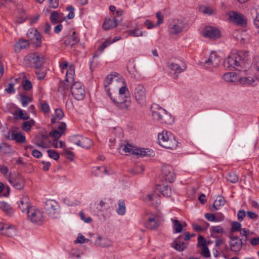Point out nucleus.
<instances>
[{"mask_svg": "<svg viewBox=\"0 0 259 259\" xmlns=\"http://www.w3.org/2000/svg\"><path fill=\"white\" fill-rule=\"evenodd\" d=\"M62 135V133L59 132L58 130H54L51 131L48 135H49V137H53L54 138L55 141H57Z\"/></svg>", "mask_w": 259, "mask_h": 259, "instance_id": "nucleus-48", "label": "nucleus"}, {"mask_svg": "<svg viewBox=\"0 0 259 259\" xmlns=\"http://www.w3.org/2000/svg\"><path fill=\"white\" fill-rule=\"evenodd\" d=\"M161 170L162 177L166 181L172 183L175 181L176 175L172 166L169 165H163Z\"/></svg>", "mask_w": 259, "mask_h": 259, "instance_id": "nucleus-12", "label": "nucleus"}, {"mask_svg": "<svg viewBox=\"0 0 259 259\" xmlns=\"http://www.w3.org/2000/svg\"><path fill=\"white\" fill-rule=\"evenodd\" d=\"M95 244L101 247H108L112 245V242L108 238H102L99 236L95 241Z\"/></svg>", "mask_w": 259, "mask_h": 259, "instance_id": "nucleus-24", "label": "nucleus"}, {"mask_svg": "<svg viewBox=\"0 0 259 259\" xmlns=\"http://www.w3.org/2000/svg\"><path fill=\"white\" fill-rule=\"evenodd\" d=\"M203 35L205 37L216 39L220 37L221 35L220 31L218 29L211 26H207L204 29Z\"/></svg>", "mask_w": 259, "mask_h": 259, "instance_id": "nucleus-21", "label": "nucleus"}, {"mask_svg": "<svg viewBox=\"0 0 259 259\" xmlns=\"http://www.w3.org/2000/svg\"><path fill=\"white\" fill-rule=\"evenodd\" d=\"M0 209L8 215H11L14 212L10 205L5 201L0 202Z\"/></svg>", "mask_w": 259, "mask_h": 259, "instance_id": "nucleus-32", "label": "nucleus"}, {"mask_svg": "<svg viewBox=\"0 0 259 259\" xmlns=\"http://www.w3.org/2000/svg\"><path fill=\"white\" fill-rule=\"evenodd\" d=\"M27 217L30 221L33 223H37L42 221V212L39 209L32 206L30 207L26 212Z\"/></svg>", "mask_w": 259, "mask_h": 259, "instance_id": "nucleus-11", "label": "nucleus"}, {"mask_svg": "<svg viewBox=\"0 0 259 259\" xmlns=\"http://www.w3.org/2000/svg\"><path fill=\"white\" fill-rule=\"evenodd\" d=\"M24 63L27 66L35 68L40 67L44 63V56L37 52L30 53L25 57Z\"/></svg>", "mask_w": 259, "mask_h": 259, "instance_id": "nucleus-3", "label": "nucleus"}, {"mask_svg": "<svg viewBox=\"0 0 259 259\" xmlns=\"http://www.w3.org/2000/svg\"><path fill=\"white\" fill-rule=\"evenodd\" d=\"M230 20L238 25L244 26L246 24V20L241 14L237 12H231L229 14Z\"/></svg>", "mask_w": 259, "mask_h": 259, "instance_id": "nucleus-17", "label": "nucleus"}, {"mask_svg": "<svg viewBox=\"0 0 259 259\" xmlns=\"http://www.w3.org/2000/svg\"><path fill=\"white\" fill-rule=\"evenodd\" d=\"M14 83H10L8 85V88L5 89V91L9 94H11L15 92V89L14 87Z\"/></svg>", "mask_w": 259, "mask_h": 259, "instance_id": "nucleus-63", "label": "nucleus"}, {"mask_svg": "<svg viewBox=\"0 0 259 259\" xmlns=\"http://www.w3.org/2000/svg\"><path fill=\"white\" fill-rule=\"evenodd\" d=\"M64 116L63 111L60 108H57L55 110L54 117L51 119V123H55L59 122Z\"/></svg>", "mask_w": 259, "mask_h": 259, "instance_id": "nucleus-33", "label": "nucleus"}, {"mask_svg": "<svg viewBox=\"0 0 259 259\" xmlns=\"http://www.w3.org/2000/svg\"><path fill=\"white\" fill-rule=\"evenodd\" d=\"M70 91L73 97L77 100H82L85 97V90L80 82H74L71 87Z\"/></svg>", "mask_w": 259, "mask_h": 259, "instance_id": "nucleus-7", "label": "nucleus"}, {"mask_svg": "<svg viewBox=\"0 0 259 259\" xmlns=\"http://www.w3.org/2000/svg\"><path fill=\"white\" fill-rule=\"evenodd\" d=\"M107 93L118 109L122 112H124L129 110V107L131 104L129 99H124V98H120V97H113L108 89L107 90Z\"/></svg>", "mask_w": 259, "mask_h": 259, "instance_id": "nucleus-6", "label": "nucleus"}, {"mask_svg": "<svg viewBox=\"0 0 259 259\" xmlns=\"http://www.w3.org/2000/svg\"><path fill=\"white\" fill-rule=\"evenodd\" d=\"M220 62V58L215 52H212L210 54L209 58L205 61L204 66L206 68L211 69L218 67Z\"/></svg>", "mask_w": 259, "mask_h": 259, "instance_id": "nucleus-15", "label": "nucleus"}, {"mask_svg": "<svg viewBox=\"0 0 259 259\" xmlns=\"http://www.w3.org/2000/svg\"><path fill=\"white\" fill-rule=\"evenodd\" d=\"M211 231L212 232L214 233H220L223 234L224 233V231L223 228L220 226H214L211 228Z\"/></svg>", "mask_w": 259, "mask_h": 259, "instance_id": "nucleus-61", "label": "nucleus"}, {"mask_svg": "<svg viewBox=\"0 0 259 259\" xmlns=\"http://www.w3.org/2000/svg\"><path fill=\"white\" fill-rule=\"evenodd\" d=\"M20 100L23 107L27 106L28 103L31 101L30 99L26 96H22Z\"/></svg>", "mask_w": 259, "mask_h": 259, "instance_id": "nucleus-60", "label": "nucleus"}, {"mask_svg": "<svg viewBox=\"0 0 259 259\" xmlns=\"http://www.w3.org/2000/svg\"><path fill=\"white\" fill-rule=\"evenodd\" d=\"M59 18V15L56 11L52 12L50 15V20L53 23H56Z\"/></svg>", "mask_w": 259, "mask_h": 259, "instance_id": "nucleus-59", "label": "nucleus"}, {"mask_svg": "<svg viewBox=\"0 0 259 259\" xmlns=\"http://www.w3.org/2000/svg\"><path fill=\"white\" fill-rule=\"evenodd\" d=\"M240 232V235L242 236H244L245 237V239L244 240V242H245V243H246L247 241V236L249 234V231L248 230V229H247L246 228H243V229H241L239 230Z\"/></svg>", "mask_w": 259, "mask_h": 259, "instance_id": "nucleus-58", "label": "nucleus"}, {"mask_svg": "<svg viewBox=\"0 0 259 259\" xmlns=\"http://www.w3.org/2000/svg\"><path fill=\"white\" fill-rule=\"evenodd\" d=\"M184 28V23L181 20L175 19L169 25V33L177 34L181 33Z\"/></svg>", "mask_w": 259, "mask_h": 259, "instance_id": "nucleus-16", "label": "nucleus"}, {"mask_svg": "<svg viewBox=\"0 0 259 259\" xmlns=\"http://www.w3.org/2000/svg\"><path fill=\"white\" fill-rule=\"evenodd\" d=\"M183 235H180L171 244V246L178 251H183L187 247L186 243L183 241Z\"/></svg>", "mask_w": 259, "mask_h": 259, "instance_id": "nucleus-23", "label": "nucleus"}, {"mask_svg": "<svg viewBox=\"0 0 259 259\" xmlns=\"http://www.w3.org/2000/svg\"><path fill=\"white\" fill-rule=\"evenodd\" d=\"M8 181L10 184L17 190H22L25 185L24 177L18 172L10 174Z\"/></svg>", "mask_w": 259, "mask_h": 259, "instance_id": "nucleus-5", "label": "nucleus"}, {"mask_svg": "<svg viewBox=\"0 0 259 259\" xmlns=\"http://www.w3.org/2000/svg\"><path fill=\"white\" fill-rule=\"evenodd\" d=\"M49 156L50 158H53L54 160H58L59 158L60 155L58 153L53 150H48L47 151Z\"/></svg>", "mask_w": 259, "mask_h": 259, "instance_id": "nucleus-52", "label": "nucleus"}, {"mask_svg": "<svg viewBox=\"0 0 259 259\" xmlns=\"http://www.w3.org/2000/svg\"><path fill=\"white\" fill-rule=\"evenodd\" d=\"M249 52L240 51L235 53L230 54L224 61V65L228 68H235L240 70L238 67H243L248 60Z\"/></svg>", "mask_w": 259, "mask_h": 259, "instance_id": "nucleus-1", "label": "nucleus"}, {"mask_svg": "<svg viewBox=\"0 0 259 259\" xmlns=\"http://www.w3.org/2000/svg\"><path fill=\"white\" fill-rule=\"evenodd\" d=\"M126 92L128 94L127 88L125 87H122L119 89V94L117 97H120V98H124V99H130L126 94Z\"/></svg>", "mask_w": 259, "mask_h": 259, "instance_id": "nucleus-49", "label": "nucleus"}, {"mask_svg": "<svg viewBox=\"0 0 259 259\" xmlns=\"http://www.w3.org/2000/svg\"><path fill=\"white\" fill-rule=\"evenodd\" d=\"M117 25V20L115 18L106 19L102 27L105 30H108L115 27Z\"/></svg>", "mask_w": 259, "mask_h": 259, "instance_id": "nucleus-26", "label": "nucleus"}, {"mask_svg": "<svg viewBox=\"0 0 259 259\" xmlns=\"http://www.w3.org/2000/svg\"><path fill=\"white\" fill-rule=\"evenodd\" d=\"M79 41V38L76 35L75 31H73L72 34L69 37L65 39L64 41V44L66 46H70L72 47L76 44Z\"/></svg>", "mask_w": 259, "mask_h": 259, "instance_id": "nucleus-28", "label": "nucleus"}, {"mask_svg": "<svg viewBox=\"0 0 259 259\" xmlns=\"http://www.w3.org/2000/svg\"><path fill=\"white\" fill-rule=\"evenodd\" d=\"M168 67L175 73H180L186 69L187 66L185 64H183L182 66L180 65L171 62L168 64Z\"/></svg>", "mask_w": 259, "mask_h": 259, "instance_id": "nucleus-29", "label": "nucleus"}, {"mask_svg": "<svg viewBox=\"0 0 259 259\" xmlns=\"http://www.w3.org/2000/svg\"><path fill=\"white\" fill-rule=\"evenodd\" d=\"M16 116H18L20 119L26 120L29 118V116L26 113H24L22 110L19 109L16 113Z\"/></svg>", "mask_w": 259, "mask_h": 259, "instance_id": "nucleus-53", "label": "nucleus"}, {"mask_svg": "<svg viewBox=\"0 0 259 259\" xmlns=\"http://www.w3.org/2000/svg\"><path fill=\"white\" fill-rule=\"evenodd\" d=\"M159 191L163 196L166 197L170 196L171 194L170 187L168 185H166L160 188Z\"/></svg>", "mask_w": 259, "mask_h": 259, "instance_id": "nucleus-46", "label": "nucleus"}, {"mask_svg": "<svg viewBox=\"0 0 259 259\" xmlns=\"http://www.w3.org/2000/svg\"><path fill=\"white\" fill-rule=\"evenodd\" d=\"M125 204L124 200H119L118 202V208L116 209V212L119 215H122L125 212Z\"/></svg>", "mask_w": 259, "mask_h": 259, "instance_id": "nucleus-41", "label": "nucleus"}, {"mask_svg": "<svg viewBox=\"0 0 259 259\" xmlns=\"http://www.w3.org/2000/svg\"><path fill=\"white\" fill-rule=\"evenodd\" d=\"M178 143V142L175 137L170 135L168 140H167L165 143H163V147L172 150L175 149L177 148Z\"/></svg>", "mask_w": 259, "mask_h": 259, "instance_id": "nucleus-25", "label": "nucleus"}, {"mask_svg": "<svg viewBox=\"0 0 259 259\" xmlns=\"http://www.w3.org/2000/svg\"><path fill=\"white\" fill-rule=\"evenodd\" d=\"M89 240L88 239H86L84 236L79 234L77 237V239L75 240V243H84L85 242H88Z\"/></svg>", "mask_w": 259, "mask_h": 259, "instance_id": "nucleus-62", "label": "nucleus"}, {"mask_svg": "<svg viewBox=\"0 0 259 259\" xmlns=\"http://www.w3.org/2000/svg\"><path fill=\"white\" fill-rule=\"evenodd\" d=\"M222 78L226 82H235L238 81V76L235 72H229L224 74Z\"/></svg>", "mask_w": 259, "mask_h": 259, "instance_id": "nucleus-27", "label": "nucleus"}, {"mask_svg": "<svg viewBox=\"0 0 259 259\" xmlns=\"http://www.w3.org/2000/svg\"><path fill=\"white\" fill-rule=\"evenodd\" d=\"M201 255L204 257H208L210 256L209 249L207 245L202 247Z\"/></svg>", "mask_w": 259, "mask_h": 259, "instance_id": "nucleus-55", "label": "nucleus"}, {"mask_svg": "<svg viewBox=\"0 0 259 259\" xmlns=\"http://www.w3.org/2000/svg\"><path fill=\"white\" fill-rule=\"evenodd\" d=\"M118 150L119 152L122 155H133L138 157L152 156L154 154V151L151 149L135 148L128 143L120 145Z\"/></svg>", "mask_w": 259, "mask_h": 259, "instance_id": "nucleus-2", "label": "nucleus"}, {"mask_svg": "<svg viewBox=\"0 0 259 259\" xmlns=\"http://www.w3.org/2000/svg\"><path fill=\"white\" fill-rule=\"evenodd\" d=\"M160 225V221L158 217L154 214H151L145 223V226L151 230H156Z\"/></svg>", "mask_w": 259, "mask_h": 259, "instance_id": "nucleus-20", "label": "nucleus"}, {"mask_svg": "<svg viewBox=\"0 0 259 259\" xmlns=\"http://www.w3.org/2000/svg\"><path fill=\"white\" fill-rule=\"evenodd\" d=\"M29 46V42L28 40L23 39H20L14 46V51L15 52H19L21 49H25Z\"/></svg>", "mask_w": 259, "mask_h": 259, "instance_id": "nucleus-30", "label": "nucleus"}, {"mask_svg": "<svg viewBox=\"0 0 259 259\" xmlns=\"http://www.w3.org/2000/svg\"><path fill=\"white\" fill-rule=\"evenodd\" d=\"M35 72L36 74L37 79L39 80H41L45 77L47 74V69L46 68L42 66L40 67L36 68Z\"/></svg>", "mask_w": 259, "mask_h": 259, "instance_id": "nucleus-35", "label": "nucleus"}, {"mask_svg": "<svg viewBox=\"0 0 259 259\" xmlns=\"http://www.w3.org/2000/svg\"><path fill=\"white\" fill-rule=\"evenodd\" d=\"M82 137V136L80 135H73L69 138V140L71 143L79 146L80 143H81V139Z\"/></svg>", "mask_w": 259, "mask_h": 259, "instance_id": "nucleus-47", "label": "nucleus"}, {"mask_svg": "<svg viewBox=\"0 0 259 259\" xmlns=\"http://www.w3.org/2000/svg\"><path fill=\"white\" fill-rule=\"evenodd\" d=\"M118 74H109L107 76V77L105 78V79L104 80V85L105 88L106 90V91L107 92V90L108 89L110 90V89L108 88L109 85L111 83V82L113 81L114 78L116 77H117ZM110 92V91H109Z\"/></svg>", "mask_w": 259, "mask_h": 259, "instance_id": "nucleus-42", "label": "nucleus"}, {"mask_svg": "<svg viewBox=\"0 0 259 259\" xmlns=\"http://www.w3.org/2000/svg\"><path fill=\"white\" fill-rule=\"evenodd\" d=\"M13 137V140L15 141L17 143H24L26 141V138L25 136L22 135L21 133H19L15 131Z\"/></svg>", "mask_w": 259, "mask_h": 259, "instance_id": "nucleus-39", "label": "nucleus"}, {"mask_svg": "<svg viewBox=\"0 0 259 259\" xmlns=\"http://www.w3.org/2000/svg\"><path fill=\"white\" fill-rule=\"evenodd\" d=\"M200 10L204 14L211 15L213 13V10L208 7H202L200 8Z\"/></svg>", "mask_w": 259, "mask_h": 259, "instance_id": "nucleus-56", "label": "nucleus"}, {"mask_svg": "<svg viewBox=\"0 0 259 259\" xmlns=\"http://www.w3.org/2000/svg\"><path fill=\"white\" fill-rule=\"evenodd\" d=\"M74 66L72 65H70L66 73L65 81L67 82V83L63 81H60L59 82L58 88V91L59 92H63L69 89L71 83L74 81Z\"/></svg>", "mask_w": 259, "mask_h": 259, "instance_id": "nucleus-4", "label": "nucleus"}, {"mask_svg": "<svg viewBox=\"0 0 259 259\" xmlns=\"http://www.w3.org/2000/svg\"><path fill=\"white\" fill-rule=\"evenodd\" d=\"M164 109L159 108L157 111H153L152 116L154 120L162 123V117L163 116Z\"/></svg>", "mask_w": 259, "mask_h": 259, "instance_id": "nucleus-34", "label": "nucleus"}, {"mask_svg": "<svg viewBox=\"0 0 259 259\" xmlns=\"http://www.w3.org/2000/svg\"><path fill=\"white\" fill-rule=\"evenodd\" d=\"M143 200L152 205H157L160 203V196L155 191H151L143 196Z\"/></svg>", "mask_w": 259, "mask_h": 259, "instance_id": "nucleus-13", "label": "nucleus"}, {"mask_svg": "<svg viewBox=\"0 0 259 259\" xmlns=\"http://www.w3.org/2000/svg\"><path fill=\"white\" fill-rule=\"evenodd\" d=\"M225 202V200L224 197L221 196H218L217 198L213 202L212 206L210 208V210L212 212L217 210L220 206L224 205Z\"/></svg>", "mask_w": 259, "mask_h": 259, "instance_id": "nucleus-31", "label": "nucleus"}, {"mask_svg": "<svg viewBox=\"0 0 259 259\" xmlns=\"http://www.w3.org/2000/svg\"><path fill=\"white\" fill-rule=\"evenodd\" d=\"M241 225L240 223L238 222H234L232 223L231 225V232H235L237 231H239L241 229Z\"/></svg>", "mask_w": 259, "mask_h": 259, "instance_id": "nucleus-50", "label": "nucleus"}, {"mask_svg": "<svg viewBox=\"0 0 259 259\" xmlns=\"http://www.w3.org/2000/svg\"><path fill=\"white\" fill-rule=\"evenodd\" d=\"M18 206L21 211L27 212V210L32 206H30V200L26 195L23 196L18 202Z\"/></svg>", "mask_w": 259, "mask_h": 259, "instance_id": "nucleus-22", "label": "nucleus"}, {"mask_svg": "<svg viewBox=\"0 0 259 259\" xmlns=\"http://www.w3.org/2000/svg\"><path fill=\"white\" fill-rule=\"evenodd\" d=\"M226 179L228 181L232 183H236L238 182V176L234 172H229L227 176Z\"/></svg>", "mask_w": 259, "mask_h": 259, "instance_id": "nucleus-43", "label": "nucleus"}, {"mask_svg": "<svg viewBox=\"0 0 259 259\" xmlns=\"http://www.w3.org/2000/svg\"><path fill=\"white\" fill-rule=\"evenodd\" d=\"M129 36L139 37L143 35L144 32L143 31L140 30L139 28H136L133 30H130L127 31Z\"/></svg>", "mask_w": 259, "mask_h": 259, "instance_id": "nucleus-44", "label": "nucleus"}, {"mask_svg": "<svg viewBox=\"0 0 259 259\" xmlns=\"http://www.w3.org/2000/svg\"><path fill=\"white\" fill-rule=\"evenodd\" d=\"M144 170V166L140 165H137L134 168L131 169L130 171L133 175H137L142 174Z\"/></svg>", "mask_w": 259, "mask_h": 259, "instance_id": "nucleus-45", "label": "nucleus"}, {"mask_svg": "<svg viewBox=\"0 0 259 259\" xmlns=\"http://www.w3.org/2000/svg\"><path fill=\"white\" fill-rule=\"evenodd\" d=\"M229 246L230 250L234 252H237L241 250L242 246L246 243L243 241L238 236H229Z\"/></svg>", "mask_w": 259, "mask_h": 259, "instance_id": "nucleus-9", "label": "nucleus"}, {"mask_svg": "<svg viewBox=\"0 0 259 259\" xmlns=\"http://www.w3.org/2000/svg\"><path fill=\"white\" fill-rule=\"evenodd\" d=\"M40 109L45 113H48L50 111V107L49 105L45 102L42 101L40 104Z\"/></svg>", "mask_w": 259, "mask_h": 259, "instance_id": "nucleus-54", "label": "nucleus"}, {"mask_svg": "<svg viewBox=\"0 0 259 259\" xmlns=\"http://www.w3.org/2000/svg\"><path fill=\"white\" fill-rule=\"evenodd\" d=\"M93 144L92 140L89 138L82 137L81 139V143H80V147L83 148H90Z\"/></svg>", "mask_w": 259, "mask_h": 259, "instance_id": "nucleus-37", "label": "nucleus"}, {"mask_svg": "<svg viewBox=\"0 0 259 259\" xmlns=\"http://www.w3.org/2000/svg\"><path fill=\"white\" fill-rule=\"evenodd\" d=\"M134 97L140 104L144 105L146 103V92L143 85L139 84L136 85L135 89Z\"/></svg>", "mask_w": 259, "mask_h": 259, "instance_id": "nucleus-10", "label": "nucleus"}, {"mask_svg": "<svg viewBox=\"0 0 259 259\" xmlns=\"http://www.w3.org/2000/svg\"><path fill=\"white\" fill-rule=\"evenodd\" d=\"M171 222L173 223V229L174 233H178L182 232L183 230V226L180 222L176 219H171Z\"/></svg>", "mask_w": 259, "mask_h": 259, "instance_id": "nucleus-40", "label": "nucleus"}, {"mask_svg": "<svg viewBox=\"0 0 259 259\" xmlns=\"http://www.w3.org/2000/svg\"><path fill=\"white\" fill-rule=\"evenodd\" d=\"M0 233L8 237H13L16 234V229L13 225L0 223Z\"/></svg>", "mask_w": 259, "mask_h": 259, "instance_id": "nucleus-18", "label": "nucleus"}, {"mask_svg": "<svg viewBox=\"0 0 259 259\" xmlns=\"http://www.w3.org/2000/svg\"><path fill=\"white\" fill-rule=\"evenodd\" d=\"M23 88L25 91L30 90L32 88V84L30 81L24 80L22 82Z\"/></svg>", "mask_w": 259, "mask_h": 259, "instance_id": "nucleus-51", "label": "nucleus"}, {"mask_svg": "<svg viewBox=\"0 0 259 259\" xmlns=\"http://www.w3.org/2000/svg\"><path fill=\"white\" fill-rule=\"evenodd\" d=\"M45 210L46 212L53 218H57L59 214V205L54 200H48L46 202Z\"/></svg>", "mask_w": 259, "mask_h": 259, "instance_id": "nucleus-8", "label": "nucleus"}, {"mask_svg": "<svg viewBox=\"0 0 259 259\" xmlns=\"http://www.w3.org/2000/svg\"><path fill=\"white\" fill-rule=\"evenodd\" d=\"M22 128L23 130L26 132L30 131L31 128V125L30 122L28 121H25L23 124Z\"/></svg>", "mask_w": 259, "mask_h": 259, "instance_id": "nucleus-64", "label": "nucleus"}, {"mask_svg": "<svg viewBox=\"0 0 259 259\" xmlns=\"http://www.w3.org/2000/svg\"><path fill=\"white\" fill-rule=\"evenodd\" d=\"M50 143L49 135L47 134L38 135L35 137V144L39 147L47 148L49 147Z\"/></svg>", "mask_w": 259, "mask_h": 259, "instance_id": "nucleus-19", "label": "nucleus"}, {"mask_svg": "<svg viewBox=\"0 0 259 259\" xmlns=\"http://www.w3.org/2000/svg\"><path fill=\"white\" fill-rule=\"evenodd\" d=\"M167 131H163L161 133L158 135V142L159 145L162 147L163 146V143H165L170 138V136L167 135Z\"/></svg>", "mask_w": 259, "mask_h": 259, "instance_id": "nucleus-36", "label": "nucleus"}, {"mask_svg": "<svg viewBox=\"0 0 259 259\" xmlns=\"http://www.w3.org/2000/svg\"><path fill=\"white\" fill-rule=\"evenodd\" d=\"M27 36L31 40L32 43L35 47H40L42 37L40 33L36 29H31L29 30L27 34Z\"/></svg>", "mask_w": 259, "mask_h": 259, "instance_id": "nucleus-14", "label": "nucleus"}, {"mask_svg": "<svg viewBox=\"0 0 259 259\" xmlns=\"http://www.w3.org/2000/svg\"><path fill=\"white\" fill-rule=\"evenodd\" d=\"M163 116L161 123L171 124L174 121V118L171 114L168 113L165 110H164Z\"/></svg>", "mask_w": 259, "mask_h": 259, "instance_id": "nucleus-38", "label": "nucleus"}, {"mask_svg": "<svg viewBox=\"0 0 259 259\" xmlns=\"http://www.w3.org/2000/svg\"><path fill=\"white\" fill-rule=\"evenodd\" d=\"M112 44V42L111 41V40L110 39H108L106 40L101 46H100L98 49L101 52H103L104 50V49L107 47L108 46H109L110 44Z\"/></svg>", "mask_w": 259, "mask_h": 259, "instance_id": "nucleus-57", "label": "nucleus"}]
</instances>
